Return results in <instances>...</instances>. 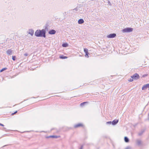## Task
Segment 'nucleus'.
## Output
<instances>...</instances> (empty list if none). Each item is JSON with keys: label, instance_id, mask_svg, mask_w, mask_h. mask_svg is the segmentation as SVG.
<instances>
[{"label": "nucleus", "instance_id": "2", "mask_svg": "<svg viewBox=\"0 0 149 149\" xmlns=\"http://www.w3.org/2000/svg\"><path fill=\"white\" fill-rule=\"evenodd\" d=\"M133 29L132 28L128 27L125 28L123 29L122 30V32L123 33L130 32L133 31Z\"/></svg>", "mask_w": 149, "mask_h": 149}, {"label": "nucleus", "instance_id": "12", "mask_svg": "<svg viewBox=\"0 0 149 149\" xmlns=\"http://www.w3.org/2000/svg\"><path fill=\"white\" fill-rule=\"evenodd\" d=\"M46 138H58V136H56L55 135H52V136H46Z\"/></svg>", "mask_w": 149, "mask_h": 149}, {"label": "nucleus", "instance_id": "15", "mask_svg": "<svg viewBox=\"0 0 149 149\" xmlns=\"http://www.w3.org/2000/svg\"><path fill=\"white\" fill-rule=\"evenodd\" d=\"M62 46L64 47H66L68 46V44L66 43H63L62 44Z\"/></svg>", "mask_w": 149, "mask_h": 149}, {"label": "nucleus", "instance_id": "18", "mask_svg": "<svg viewBox=\"0 0 149 149\" xmlns=\"http://www.w3.org/2000/svg\"><path fill=\"white\" fill-rule=\"evenodd\" d=\"M7 69V68H2L0 72H3V71H4V70H6Z\"/></svg>", "mask_w": 149, "mask_h": 149}, {"label": "nucleus", "instance_id": "6", "mask_svg": "<svg viewBox=\"0 0 149 149\" xmlns=\"http://www.w3.org/2000/svg\"><path fill=\"white\" fill-rule=\"evenodd\" d=\"M7 54L8 55H11L12 54V51L11 49H8L6 51Z\"/></svg>", "mask_w": 149, "mask_h": 149}, {"label": "nucleus", "instance_id": "31", "mask_svg": "<svg viewBox=\"0 0 149 149\" xmlns=\"http://www.w3.org/2000/svg\"><path fill=\"white\" fill-rule=\"evenodd\" d=\"M82 148H83V146H81V147H80V149H82Z\"/></svg>", "mask_w": 149, "mask_h": 149}, {"label": "nucleus", "instance_id": "25", "mask_svg": "<svg viewBox=\"0 0 149 149\" xmlns=\"http://www.w3.org/2000/svg\"><path fill=\"white\" fill-rule=\"evenodd\" d=\"M73 10H74L75 11H77L78 10V9L77 8H76L74 9H72Z\"/></svg>", "mask_w": 149, "mask_h": 149}, {"label": "nucleus", "instance_id": "11", "mask_svg": "<svg viewBox=\"0 0 149 149\" xmlns=\"http://www.w3.org/2000/svg\"><path fill=\"white\" fill-rule=\"evenodd\" d=\"M34 33V31L32 29L29 30V34H30L31 36H32Z\"/></svg>", "mask_w": 149, "mask_h": 149}, {"label": "nucleus", "instance_id": "34", "mask_svg": "<svg viewBox=\"0 0 149 149\" xmlns=\"http://www.w3.org/2000/svg\"><path fill=\"white\" fill-rule=\"evenodd\" d=\"M4 129H6V128L5 127L3 128Z\"/></svg>", "mask_w": 149, "mask_h": 149}, {"label": "nucleus", "instance_id": "26", "mask_svg": "<svg viewBox=\"0 0 149 149\" xmlns=\"http://www.w3.org/2000/svg\"><path fill=\"white\" fill-rule=\"evenodd\" d=\"M28 55V54L27 53H25L24 54V56H27Z\"/></svg>", "mask_w": 149, "mask_h": 149}, {"label": "nucleus", "instance_id": "30", "mask_svg": "<svg viewBox=\"0 0 149 149\" xmlns=\"http://www.w3.org/2000/svg\"><path fill=\"white\" fill-rule=\"evenodd\" d=\"M0 126H4V125L3 124H1V123H0Z\"/></svg>", "mask_w": 149, "mask_h": 149}, {"label": "nucleus", "instance_id": "28", "mask_svg": "<svg viewBox=\"0 0 149 149\" xmlns=\"http://www.w3.org/2000/svg\"><path fill=\"white\" fill-rule=\"evenodd\" d=\"M130 147H126L125 149H130Z\"/></svg>", "mask_w": 149, "mask_h": 149}, {"label": "nucleus", "instance_id": "8", "mask_svg": "<svg viewBox=\"0 0 149 149\" xmlns=\"http://www.w3.org/2000/svg\"><path fill=\"white\" fill-rule=\"evenodd\" d=\"M118 122V120H114L111 123L112 125H114L116 124Z\"/></svg>", "mask_w": 149, "mask_h": 149}, {"label": "nucleus", "instance_id": "4", "mask_svg": "<svg viewBox=\"0 0 149 149\" xmlns=\"http://www.w3.org/2000/svg\"><path fill=\"white\" fill-rule=\"evenodd\" d=\"M116 36V33H113L110 34L107 36V37L108 38H113L115 37Z\"/></svg>", "mask_w": 149, "mask_h": 149}, {"label": "nucleus", "instance_id": "20", "mask_svg": "<svg viewBox=\"0 0 149 149\" xmlns=\"http://www.w3.org/2000/svg\"><path fill=\"white\" fill-rule=\"evenodd\" d=\"M88 53H86V54L85 55V56L86 57L88 58L89 57L88 56Z\"/></svg>", "mask_w": 149, "mask_h": 149}, {"label": "nucleus", "instance_id": "10", "mask_svg": "<svg viewBox=\"0 0 149 149\" xmlns=\"http://www.w3.org/2000/svg\"><path fill=\"white\" fill-rule=\"evenodd\" d=\"M84 22V21L83 19H80L78 21V23L79 24H81Z\"/></svg>", "mask_w": 149, "mask_h": 149}, {"label": "nucleus", "instance_id": "7", "mask_svg": "<svg viewBox=\"0 0 149 149\" xmlns=\"http://www.w3.org/2000/svg\"><path fill=\"white\" fill-rule=\"evenodd\" d=\"M56 33V31H55V30L53 29H52L51 30H50L49 32V34L51 35L54 34Z\"/></svg>", "mask_w": 149, "mask_h": 149}, {"label": "nucleus", "instance_id": "24", "mask_svg": "<svg viewBox=\"0 0 149 149\" xmlns=\"http://www.w3.org/2000/svg\"><path fill=\"white\" fill-rule=\"evenodd\" d=\"M148 76V74H144L143 75L142 77H146Z\"/></svg>", "mask_w": 149, "mask_h": 149}, {"label": "nucleus", "instance_id": "16", "mask_svg": "<svg viewBox=\"0 0 149 149\" xmlns=\"http://www.w3.org/2000/svg\"><path fill=\"white\" fill-rule=\"evenodd\" d=\"M88 103V102H83V103H81L80 104V106H83L85 104Z\"/></svg>", "mask_w": 149, "mask_h": 149}, {"label": "nucleus", "instance_id": "13", "mask_svg": "<svg viewBox=\"0 0 149 149\" xmlns=\"http://www.w3.org/2000/svg\"><path fill=\"white\" fill-rule=\"evenodd\" d=\"M124 140L126 142H128L129 141V139L127 137H125L124 138Z\"/></svg>", "mask_w": 149, "mask_h": 149}, {"label": "nucleus", "instance_id": "14", "mask_svg": "<svg viewBox=\"0 0 149 149\" xmlns=\"http://www.w3.org/2000/svg\"><path fill=\"white\" fill-rule=\"evenodd\" d=\"M59 58H60L62 59H64L66 58H67V56H64L63 55L60 56Z\"/></svg>", "mask_w": 149, "mask_h": 149}, {"label": "nucleus", "instance_id": "23", "mask_svg": "<svg viewBox=\"0 0 149 149\" xmlns=\"http://www.w3.org/2000/svg\"><path fill=\"white\" fill-rule=\"evenodd\" d=\"M112 122L111 121H108L106 123L107 124H110Z\"/></svg>", "mask_w": 149, "mask_h": 149}, {"label": "nucleus", "instance_id": "35", "mask_svg": "<svg viewBox=\"0 0 149 149\" xmlns=\"http://www.w3.org/2000/svg\"><path fill=\"white\" fill-rule=\"evenodd\" d=\"M26 132H29V131H26Z\"/></svg>", "mask_w": 149, "mask_h": 149}, {"label": "nucleus", "instance_id": "19", "mask_svg": "<svg viewBox=\"0 0 149 149\" xmlns=\"http://www.w3.org/2000/svg\"><path fill=\"white\" fill-rule=\"evenodd\" d=\"M84 51L86 53H88V50L87 48H85L84 49Z\"/></svg>", "mask_w": 149, "mask_h": 149}, {"label": "nucleus", "instance_id": "32", "mask_svg": "<svg viewBox=\"0 0 149 149\" xmlns=\"http://www.w3.org/2000/svg\"><path fill=\"white\" fill-rule=\"evenodd\" d=\"M142 133H139V135H141L142 134Z\"/></svg>", "mask_w": 149, "mask_h": 149}, {"label": "nucleus", "instance_id": "33", "mask_svg": "<svg viewBox=\"0 0 149 149\" xmlns=\"http://www.w3.org/2000/svg\"><path fill=\"white\" fill-rule=\"evenodd\" d=\"M7 146L6 145H4V146H3V147H5V146Z\"/></svg>", "mask_w": 149, "mask_h": 149}, {"label": "nucleus", "instance_id": "36", "mask_svg": "<svg viewBox=\"0 0 149 149\" xmlns=\"http://www.w3.org/2000/svg\"><path fill=\"white\" fill-rule=\"evenodd\" d=\"M148 116H149V113L148 114Z\"/></svg>", "mask_w": 149, "mask_h": 149}, {"label": "nucleus", "instance_id": "27", "mask_svg": "<svg viewBox=\"0 0 149 149\" xmlns=\"http://www.w3.org/2000/svg\"><path fill=\"white\" fill-rule=\"evenodd\" d=\"M47 27H48L47 25H46L45 26V29H47Z\"/></svg>", "mask_w": 149, "mask_h": 149}, {"label": "nucleus", "instance_id": "3", "mask_svg": "<svg viewBox=\"0 0 149 149\" xmlns=\"http://www.w3.org/2000/svg\"><path fill=\"white\" fill-rule=\"evenodd\" d=\"M134 79H137L139 78V76L137 73H135L131 77Z\"/></svg>", "mask_w": 149, "mask_h": 149}, {"label": "nucleus", "instance_id": "29", "mask_svg": "<svg viewBox=\"0 0 149 149\" xmlns=\"http://www.w3.org/2000/svg\"><path fill=\"white\" fill-rule=\"evenodd\" d=\"M17 111H15L14 113H13L12 114L13 115V114H15L17 112Z\"/></svg>", "mask_w": 149, "mask_h": 149}, {"label": "nucleus", "instance_id": "1", "mask_svg": "<svg viewBox=\"0 0 149 149\" xmlns=\"http://www.w3.org/2000/svg\"><path fill=\"white\" fill-rule=\"evenodd\" d=\"M35 35L37 37H46V31L45 29L37 30L35 32Z\"/></svg>", "mask_w": 149, "mask_h": 149}, {"label": "nucleus", "instance_id": "22", "mask_svg": "<svg viewBox=\"0 0 149 149\" xmlns=\"http://www.w3.org/2000/svg\"><path fill=\"white\" fill-rule=\"evenodd\" d=\"M133 79L132 78H130V79L128 81H133Z\"/></svg>", "mask_w": 149, "mask_h": 149}, {"label": "nucleus", "instance_id": "17", "mask_svg": "<svg viewBox=\"0 0 149 149\" xmlns=\"http://www.w3.org/2000/svg\"><path fill=\"white\" fill-rule=\"evenodd\" d=\"M141 143V141L140 140H138L137 141V143L138 145H140Z\"/></svg>", "mask_w": 149, "mask_h": 149}, {"label": "nucleus", "instance_id": "5", "mask_svg": "<svg viewBox=\"0 0 149 149\" xmlns=\"http://www.w3.org/2000/svg\"><path fill=\"white\" fill-rule=\"evenodd\" d=\"M149 84H147L144 85L142 88V90H145L147 88H149Z\"/></svg>", "mask_w": 149, "mask_h": 149}, {"label": "nucleus", "instance_id": "21", "mask_svg": "<svg viewBox=\"0 0 149 149\" xmlns=\"http://www.w3.org/2000/svg\"><path fill=\"white\" fill-rule=\"evenodd\" d=\"M16 56H13L12 59L13 61H15V60Z\"/></svg>", "mask_w": 149, "mask_h": 149}, {"label": "nucleus", "instance_id": "9", "mask_svg": "<svg viewBox=\"0 0 149 149\" xmlns=\"http://www.w3.org/2000/svg\"><path fill=\"white\" fill-rule=\"evenodd\" d=\"M83 126V125L81 123H78L77 124L75 125L74 126V127L77 128L80 127H82Z\"/></svg>", "mask_w": 149, "mask_h": 149}]
</instances>
